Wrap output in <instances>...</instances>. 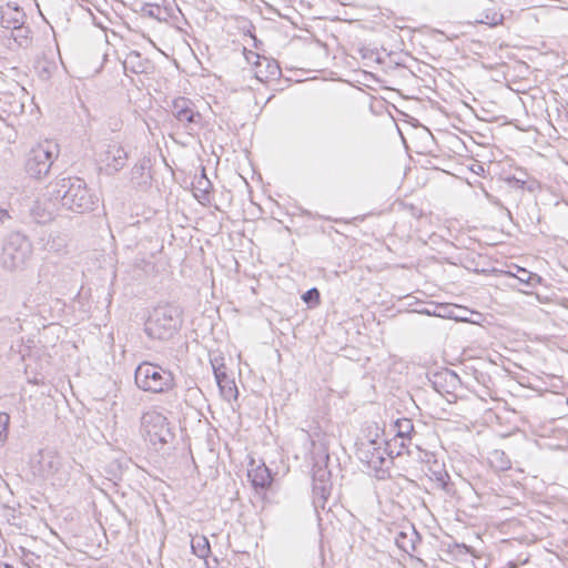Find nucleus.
Masks as SVG:
<instances>
[{"instance_id": "11", "label": "nucleus", "mask_w": 568, "mask_h": 568, "mask_svg": "<svg viewBox=\"0 0 568 568\" xmlns=\"http://www.w3.org/2000/svg\"><path fill=\"white\" fill-rule=\"evenodd\" d=\"M36 539H26L23 544L13 548V551L26 567L45 568V558L36 550Z\"/></svg>"}, {"instance_id": "8", "label": "nucleus", "mask_w": 568, "mask_h": 568, "mask_svg": "<svg viewBox=\"0 0 568 568\" xmlns=\"http://www.w3.org/2000/svg\"><path fill=\"white\" fill-rule=\"evenodd\" d=\"M32 468L41 478H52L62 468V457L53 449H42L34 457Z\"/></svg>"}, {"instance_id": "32", "label": "nucleus", "mask_w": 568, "mask_h": 568, "mask_svg": "<svg viewBox=\"0 0 568 568\" xmlns=\"http://www.w3.org/2000/svg\"><path fill=\"white\" fill-rule=\"evenodd\" d=\"M9 213L6 210H0V224H3L4 221L9 219Z\"/></svg>"}, {"instance_id": "22", "label": "nucleus", "mask_w": 568, "mask_h": 568, "mask_svg": "<svg viewBox=\"0 0 568 568\" xmlns=\"http://www.w3.org/2000/svg\"><path fill=\"white\" fill-rule=\"evenodd\" d=\"M488 460L496 470L504 471L511 467V462L505 452L495 449L489 454Z\"/></svg>"}, {"instance_id": "18", "label": "nucleus", "mask_w": 568, "mask_h": 568, "mask_svg": "<svg viewBox=\"0 0 568 568\" xmlns=\"http://www.w3.org/2000/svg\"><path fill=\"white\" fill-rule=\"evenodd\" d=\"M419 540V535L414 527L409 531H399L395 537V542L399 549L410 554L416 549V544Z\"/></svg>"}, {"instance_id": "9", "label": "nucleus", "mask_w": 568, "mask_h": 568, "mask_svg": "<svg viewBox=\"0 0 568 568\" xmlns=\"http://www.w3.org/2000/svg\"><path fill=\"white\" fill-rule=\"evenodd\" d=\"M332 484L329 473L325 469H318L313 477V506L316 510L325 509L327 499L331 495Z\"/></svg>"}, {"instance_id": "23", "label": "nucleus", "mask_w": 568, "mask_h": 568, "mask_svg": "<svg viewBox=\"0 0 568 568\" xmlns=\"http://www.w3.org/2000/svg\"><path fill=\"white\" fill-rule=\"evenodd\" d=\"M191 548L192 552L201 559H205L211 552L210 542L205 536L193 537Z\"/></svg>"}, {"instance_id": "7", "label": "nucleus", "mask_w": 568, "mask_h": 568, "mask_svg": "<svg viewBox=\"0 0 568 568\" xmlns=\"http://www.w3.org/2000/svg\"><path fill=\"white\" fill-rule=\"evenodd\" d=\"M172 115L189 131L202 126V115L196 110L195 104L187 98L179 97L172 101Z\"/></svg>"}, {"instance_id": "29", "label": "nucleus", "mask_w": 568, "mask_h": 568, "mask_svg": "<svg viewBox=\"0 0 568 568\" xmlns=\"http://www.w3.org/2000/svg\"><path fill=\"white\" fill-rule=\"evenodd\" d=\"M9 423H10L9 414L0 412V443L4 442L8 436Z\"/></svg>"}, {"instance_id": "34", "label": "nucleus", "mask_w": 568, "mask_h": 568, "mask_svg": "<svg viewBox=\"0 0 568 568\" xmlns=\"http://www.w3.org/2000/svg\"><path fill=\"white\" fill-rule=\"evenodd\" d=\"M251 52H252V51H250V52L246 54V60H247V62H248V63H252V64L254 65L255 59H254V58H252Z\"/></svg>"}, {"instance_id": "1", "label": "nucleus", "mask_w": 568, "mask_h": 568, "mask_svg": "<svg viewBox=\"0 0 568 568\" xmlns=\"http://www.w3.org/2000/svg\"><path fill=\"white\" fill-rule=\"evenodd\" d=\"M53 195L61 200V205L74 213L84 214L95 209L98 197L80 178H62L54 183Z\"/></svg>"}, {"instance_id": "24", "label": "nucleus", "mask_w": 568, "mask_h": 568, "mask_svg": "<svg viewBox=\"0 0 568 568\" xmlns=\"http://www.w3.org/2000/svg\"><path fill=\"white\" fill-rule=\"evenodd\" d=\"M194 195L199 199L206 200L210 190L212 189L211 181L206 178L205 170L202 169L201 176L196 179L193 184Z\"/></svg>"}, {"instance_id": "15", "label": "nucleus", "mask_w": 568, "mask_h": 568, "mask_svg": "<svg viewBox=\"0 0 568 568\" xmlns=\"http://www.w3.org/2000/svg\"><path fill=\"white\" fill-rule=\"evenodd\" d=\"M26 14L18 6L8 3L1 11L0 24L4 29H17L24 24Z\"/></svg>"}, {"instance_id": "10", "label": "nucleus", "mask_w": 568, "mask_h": 568, "mask_svg": "<svg viewBox=\"0 0 568 568\" xmlns=\"http://www.w3.org/2000/svg\"><path fill=\"white\" fill-rule=\"evenodd\" d=\"M128 160V153L119 143H110L101 152L100 161L105 165V170L111 174L122 170Z\"/></svg>"}, {"instance_id": "19", "label": "nucleus", "mask_w": 568, "mask_h": 568, "mask_svg": "<svg viewBox=\"0 0 568 568\" xmlns=\"http://www.w3.org/2000/svg\"><path fill=\"white\" fill-rule=\"evenodd\" d=\"M247 476L255 488H266L272 481L271 473L265 466L248 470Z\"/></svg>"}, {"instance_id": "26", "label": "nucleus", "mask_w": 568, "mask_h": 568, "mask_svg": "<svg viewBox=\"0 0 568 568\" xmlns=\"http://www.w3.org/2000/svg\"><path fill=\"white\" fill-rule=\"evenodd\" d=\"M504 21L503 13L498 12L495 9L487 8L483 12V18L479 20L480 23L488 24L490 27H496L498 24H501Z\"/></svg>"}, {"instance_id": "33", "label": "nucleus", "mask_w": 568, "mask_h": 568, "mask_svg": "<svg viewBox=\"0 0 568 568\" xmlns=\"http://www.w3.org/2000/svg\"><path fill=\"white\" fill-rule=\"evenodd\" d=\"M44 298L45 297L42 296V297H39V298H34L32 302L36 303V306H40L43 303Z\"/></svg>"}, {"instance_id": "14", "label": "nucleus", "mask_w": 568, "mask_h": 568, "mask_svg": "<svg viewBox=\"0 0 568 568\" xmlns=\"http://www.w3.org/2000/svg\"><path fill=\"white\" fill-rule=\"evenodd\" d=\"M383 453L384 450L381 446H377L375 440L362 443L357 448L358 458L371 467H377L383 464Z\"/></svg>"}, {"instance_id": "16", "label": "nucleus", "mask_w": 568, "mask_h": 568, "mask_svg": "<svg viewBox=\"0 0 568 568\" xmlns=\"http://www.w3.org/2000/svg\"><path fill=\"white\" fill-rule=\"evenodd\" d=\"M122 65L125 74L129 72L141 74L148 72V69L150 68V61L143 58L140 52L132 50L124 55Z\"/></svg>"}, {"instance_id": "31", "label": "nucleus", "mask_w": 568, "mask_h": 568, "mask_svg": "<svg viewBox=\"0 0 568 568\" xmlns=\"http://www.w3.org/2000/svg\"><path fill=\"white\" fill-rule=\"evenodd\" d=\"M439 376H443L446 382L449 381L450 383L459 381L458 375L455 372L450 371V369H446Z\"/></svg>"}, {"instance_id": "17", "label": "nucleus", "mask_w": 568, "mask_h": 568, "mask_svg": "<svg viewBox=\"0 0 568 568\" xmlns=\"http://www.w3.org/2000/svg\"><path fill=\"white\" fill-rule=\"evenodd\" d=\"M39 244L45 251L59 253L67 245V236L59 231L44 232L39 237Z\"/></svg>"}, {"instance_id": "27", "label": "nucleus", "mask_w": 568, "mask_h": 568, "mask_svg": "<svg viewBox=\"0 0 568 568\" xmlns=\"http://www.w3.org/2000/svg\"><path fill=\"white\" fill-rule=\"evenodd\" d=\"M12 38L13 40L19 44V47H28L30 42V29L28 27H24V24H21V27H18L17 29H12Z\"/></svg>"}, {"instance_id": "28", "label": "nucleus", "mask_w": 568, "mask_h": 568, "mask_svg": "<svg viewBox=\"0 0 568 568\" xmlns=\"http://www.w3.org/2000/svg\"><path fill=\"white\" fill-rule=\"evenodd\" d=\"M320 291L316 287L307 290L302 298L308 305H317L320 303Z\"/></svg>"}, {"instance_id": "20", "label": "nucleus", "mask_w": 568, "mask_h": 568, "mask_svg": "<svg viewBox=\"0 0 568 568\" xmlns=\"http://www.w3.org/2000/svg\"><path fill=\"white\" fill-rule=\"evenodd\" d=\"M30 215L38 224H45L53 219L52 211L48 207V205L39 201L34 202L33 206L31 207Z\"/></svg>"}, {"instance_id": "21", "label": "nucleus", "mask_w": 568, "mask_h": 568, "mask_svg": "<svg viewBox=\"0 0 568 568\" xmlns=\"http://www.w3.org/2000/svg\"><path fill=\"white\" fill-rule=\"evenodd\" d=\"M396 436L402 438V447L406 446L405 440H410L412 435L415 433L413 420L409 418H398L395 422Z\"/></svg>"}, {"instance_id": "25", "label": "nucleus", "mask_w": 568, "mask_h": 568, "mask_svg": "<svg viewBox=\"0 0 568 568\" xmlns=\"http://www.w3.org/2000/svg\"><path fill=\"white\" fill-rule=\"evenodd\" d=\"M514 276L520 283L526 284L529 287H536L541 283V277L538 274L529 272L523 267H517V273Z\"/></svg>"}, {"instance_id": "6", "label": "nucleus", "mask_w": 568, "mask_h": 568, "mask_svg": "<svg viewBox=\"0 0 568 568\" xmlns=\"http://www.w3.org/2000/svg\"><path fill=\"white\" fill-rule=\"evenodd\" d=\"M141 432L144 439L156 450L161 449L173 437L166 417L156 410H149L142 415Z\"/></svg>"}, {"instance_id": "12", "label": "nucleus", "mask_w": 568, "mask_h": 568, "mask_svg": "<svg viewBox=\"0 0 568 568\" xmlns=\"http://www.w3.org/2000/svg\"><path fill=\"white\" fill-rule=\"evenodd\" d=\"M212 366L214 371L215 381L217 383V386L223 398L227 400L236 399L239 395L237 387L235 385L234 379L227 375L226 367L224 366V364L215 365V363L212 362Z\"/></svg>"}, {"instance_id": "30", "label": "nucleus", "mask_w": 568, "mask_h": 568, "mask_svg": "<svg viewBox=\"0 0 568 568\" xmlns=\"http://www.w3.org/2000/svg\"><path fill=\"white\" fill-rule=\"evenodd\" d=\"M434 476L436 480L440 484V487L446 490L449 481V475L447 474V471H434Z\"/></svg>"}, {"instance_id": "13", "label": "nucleus", "mask_w": 568, "mask_h": 568, "mask_svg": "<svg viewBox=\"0 0 568 568\" xmlns=\"http://www.w3.org/2000/svg\"><path fill=\"white\" fill-rule=\"evenodd\" d=\"M252 58L255 59V78L262 82L268 79H275L281 74V69L276 61L270 60L266 57H262L255 52H251Z\"/></svg>"}, {"instance_id": "3", "label": "nucleus", "mask_w": 568, "mask_h": 568, "mask_svg": "<svg viewBox=\"0 0 568 568\" xmlns=\"http://www.w3.org/2000/svg\"><path fill=\"white\" fill-rule=\"evenodd\" d=\"M135 385L143 392L162 394L175 386L174 375L160 365L142 362L134 372Z\"/></svg>"}, {"instance_id": "2", "label": "nucleus", "mask_w": 568, "mask_h": 568, "mask_svg": "<svg viewBox=\"0 0 568 568\" xmlns=\"http://www.w3.org/2000/svg\"><path fill=\"white\" fill-rule=\"evenodd\" d=\"M182 322V312L178 306L159 305L149 315L144 331L153 339L168 341L178 333Z\"/></svg>"}, {"instance_id": "5", "label": "nucleus", "mask_w": 568, "mask_h": 568, "mask_svg": "<svg viewBox=\"0 0 568 568\" xmlns=\"http://www.w3.org/2000/svg\"><path fill=\"white\" fill-rule=\"evenodd\" d=\"M32 253V245L27 236L19 232L9 234L4 241L1 264L8 271L26 265Z\"/></svg>"}, {"instance_id": "4", "label": "nucleus", "mask_w": 568, "mask_h": 568, "mask_svg": "<svg viewBox=\"0 0 568 568\" xmlns=\"http://www.w3.org/2000/svg\"><path fill=\"white\" fill-rule=\"evenodd\" d=\"M58 154L59 146L55 142L45 140L38 143L27 154V173L33 179L47 176Z\"/></svg>"}]
</instances>
